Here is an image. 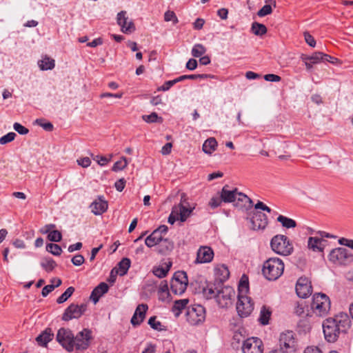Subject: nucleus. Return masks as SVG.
Masks as SVG:
<instances>
[{
	"label": "nucleus",
	"mask_w": 353,
	"mask_h": 353,
	"mask_svg": "<svg viewBox=\"0 0 353 353\" xmlns=\"http://www.w3.org/2000/svg\"><path fill=\"white\" fill-rule=\"evenodd\" d=\"M239 294L238 295H246L249 290V283L248 279L245 275H243L240 281L239 288Z\"/></svg>",
	"instance_id": "nucleus-36"
},
{
	"label": "nucleus",
	"mask_w": 353,
	"mask_h": 353,
	"mask_svg": "<svg viewBox=\"0 0 353 353\" xmlns=\"http://www.w3.org/2000/svg\"><path fill=\"white\" fill-rule=\"evenodd\" d=\"M159 242V241H156L155 237L152 236V234L149 235L145 240V245L149 248L158 245Z\"/></svg>",
	"instance_id": "nucleus-56"
},
{
	"label": "nucleus",
	"mask_w": 353,
	"mask_h": 353,
	"mask_svg": "<svg viewBox=\"0 0 353 353\" xmlns=\"http://www.w3.org/2000/svg\"><path fill=\"white\" fill-rule=\"evenodd\" d=\"M148 324L154 330L158 331L166 330L165 326L163 325L160 321H157V317L155 316H153L149 319Z\"/></svg>",
	"instance_id": "nucleus-39"
},
{
	"label": "nucleus",
	"mask_w": 353,
	"mask_h": 353,
	"mask_svg": "<svg viewBox=\"0 0 353 353\" xmlns=\"http://www.w3.org/2000/svg\"><path fill=\"white\" fill-rule=\"evenodd\" d=\"M92 157L94 161H96L97 162V163L101 166L105 165L109 161H111V158H112V155L110 156V158H107L105 157L99 156V155L94 156L93 154H92Z\"/></svg>",
	"instance_id": "nucleus-49"
},
{
	"label": "nucleus",
	"mask_w": 353,
	"mask_h": 353,
	"mask_svg": "<svg viewBox=\"0 0 353 353\" xmlns=\"http://www.w3.org/2000/svg\"><path fill=\"white\" fill-rule=\"evenodd\" d=\"M48 239L52 242H59L61 241L62 235L59 230H54L49 232Z\"/></svg>",
	"instance_id": "nucleus-48"
},
{
	"label": "nucleus",
	"mask_w": 353,
	"mask_h": 353,
	"mask_svg": "<svg viewBox=\"0 0 353 353\" xmlns=\"http://www.w3.org/2000/svg\"><path fill=\"white\" fill-rule=\"evenodd\" d=\"M277 221L281 223L282 226L286 228H294L296 226V223L294 220L283 215H279L277 217Z\"/></svg>",
	"instance_id": "nucleus-35"
},
{
	"label": "nucleus",
	"mask_w": 353,
	"mask_h": 353,
	"mask_svg": "<svg viewBox=\"0 0 353 353\" xmlns=\"http://www.w3.org/2000/svg\"><path fill=\"white\" fill-rule=\"evenodd\" d=\"M164 19L165 21H172L174 24H176L179 21L175 13L170 10H168L165 12Z\"/></svg>",
	"instance_id": "nucleus-50"
},
{
	"label": "nucleus",
	"mask_w": 353,
	"mask_h": 353,
	"mask_svg": "<svg viewBox=\"0 0 353 353\" xmlns=\"http://www.w3.org/2000/svg\"><path fill=\"white\" fill-rule=\"evenodd\" d=\"M108 202L99 196L98 199L94 201L90 205L91 212L95 215H101L108 210Z\"/></svg>",
	"instance_id": "nucleus-22"
},
{
	"label": "nucleus",
	"mask_w": 353,
	"mask_h": 353,
	"mask_svg": "<svg viewBox=\"0 0 353 353\" xmlns=\"http://www.w3.org/2000/svg\"><path fill=\"white\" fill-rule=\"evenodd\" d=\"M126 11H121L117 14V23L121 28V31L125 34H130L135 30L133 21L126 16Z\"/></svg>",
	"instance_id": "nucleus-15"
},
{
	"label": "nucleus",
	"mask_w": 353,
	"mask_h": 353,
	"mask_svg": "<svg viewBox=\"0 0 353 353\" xmlns=\"http://www.w3.org/2000/svg\"><path fill=\"white\" fill-rule=\"evenodd\" d=\"M71 261L74 265L79 266L84 263L85 259L83 256V255L77 254V255H75L74 257H72Z\"/></svg>",
	"instance_id": "nucleus-58"
},
{
	"label": "nucleus",
	"mask_w": 353,
	"mask_h": 353,
	"mask_svg": "<svg viewBox=\"0 0 353 353\" xmlns=\"http://www.w3.org/2000/svg\"><path fill=\"white\" fill-rule=\"evenodd\" d=\"M73 337L74 334L70 330L61 327L57 332L56 339L67 351L72 352Z\"/></svg>",
	"instance_id": "nucleus-13"
},
{
	"label": "nucleus",
	"mask_w": 353,
	"mask_h": 353,
	"mask_svg": "<svg viewBox=\"0 0 353 353\" xmlns=\"http://www.w3.org/2000/svg\"><path fill=\"white\" fill-rule=\"evenodd\" d=\"M93 340L92 332L88 328H83L73 337V350L83 351L87 350Z\"/></svg>",
	"instance_id": "nucleus-5"
},
{
	"label": "nucleus",
	"mask_w": 353,
	"mask_h": 353,
	"mask_svg": "<svg viewBox=\"0 0 353 353\" xmlns=\"http://www.w3.org/2000/svg\"><path fill=\"white\" fill-rule=\"evenodd\" d=\"M185 200V195L182 194L181 203L172 207L174 211H177V216L179 218V221H181V222H184L187 220V219L190 216L194 209V208H187L186 206H185L183 203V201Z\"/></svg>",
	"instance_id": "nucleus-18"
},
{
	"label": "nucleus",
	"mask_w": 353,
	"mask_h": 353,
	"mask_svg": "<svg viewBox=\"0 0 353 353\" xmlns=\"http://www.w3.org/2000/svg\"><path fill=\"white\" fill-rule=\"evenodd\" d=\"M34 123L42 127L45 130L50 132L53 130V125L50 122H46L43 119H37Z\"/></svg>",
	"instance_id": "nucleus-47"
},
{
	"label": "nucleus",
	"mask_w": 353,
	"mask_h": 353,
	"mask_svg": "<svg viewBox=\"0 0 353 353\" xmlns=\"http://www.w3.org/2000/svg\"><path fill=\"white\" fill-rule=\"evenodd\" d=\"M53 337L54 333L51 328H46L36 338V341L39 345L46 347Z\"/></svg>",
	"instance_id": "nucleus-24"
},
{
	"label": "nucleus",
	"mask_w": 353,
	"mask_h": 353,
	"mask_svg": "<svg viewBox=\"0 0 353 353\" xmlns=\"http://www.w3.org/2000/svg\"><path fill=\"white\" fill-rule=\"evenodd\" d=\"M187 321L192 325H198L205 319V310L201 305L189 307L186 312Z\"/></svg>",
	"instance_id": "nucleus-7"
},
{
	"label": "nucleus",
	"mask_w": 353,
	"mask_h": 353,
	"mask_svg": "<svg viewBox=\"0 0 353 353\" xmlns=\"http://www.w3.org/2000/svg\"><path fill=\"white\" fill-rule=\"evenodd\" d=\"M327 241L322 238L314 236L309 237L307 247L314 252H321L323 251Z\"/></svg>",
	"instance_id": "nucleus-21"
},
{
	"label": "nucleus",
	"mask_w": 353,
	"mask_h": 353,
	"mask_svg": "<svg viewBox=\"0 0 353 353\" xmlns=\"http://www.w3.org/2000/svg\"><path fill=\"white\" fill-rule=\"evenodd\" d=\"M176 220H179V216H177V211H174L173 208L172 209V212L168 217V223L170 224H174Z\"/></svg>",
	"instance_id": "nucleus-62"
},
{
	"label": "nucleus",
	"mask_w": 353,
	"mask_h": 353,
	"mask_svg": "<svg viewBox=\"0 0 353 353\" xmlns=\"http://www.w3.org/2000/svg\"><path fill=\"white\" fill-rule=\"evenodd\" d=\"M304 38L305 42L311 47H315L316 46V41L314 38L308 32H304Z\"/></svg>",
	"instance_id": "nucleus-59"
},
{
	"label": "nucleus",
	"mask_w": 353,
	"mask_h": 353,
	"mask_svg": "<svg viewBox=\"0 0 353 353\" xmlns=\"http://www.w3.org/2000/svg\"><path fill=\"white\" fill-rule=\"evenodd\" d=\"M131 261L128 258H123L117 265V268L113 269L111 272L112 274L114 270L116 273L120 276H124L127 274L128 269L130 267Z\"/></svg>",
	"instance_id": "nucleus-27"
},
{
	"label": "nucleus",
	"mask_w": 353,
	"mask_h": 353,
	"mask_svg": "<svg viewBox=\"0 0 353 353\" xmlns=\"http://www.w3.org/2000/svg\"><path fill=\"white\" fill-rule=\"evenodd\" d=\"M237 196V189L228 190V185H225L221 192V197L225 203L234 202Z\"/></svg>",
	"instance_id": "nucleus-25"
},
{
	"label": "nucleus",
	"mask_w": 353,
	"mask_h": 353,
	"mask_svg": "<svg viewBox=\"0 0 353 353\" xmlns=\"http://www.w3.org/2000/svg\"><path fill=\"white\" fill-rule=\"evenodd\" d=\"M296 292L297 295L303 299L312 294V285L307 278L301 277L299 279L296 285Z\"/></svg>",
	"instance_id": "nucleus-16"
},
{
	"label": "nucleus",
	"mask_w": 353,
	"mask_h": 353,
	"mask_svg": "<svg viewBox=\"0 0 353 353\" xmlns=\"http://www.w3.org/2000/svg\"><path fill=\"white\" fill-rule=\"evenodd\" d=\"M222 201H223V200L221 199V196L220 197H212L209 203V205L212 208H216L221 205Z\"/></svg>",
	"instance_id": "nucleus-60"
},
{
	"label": "nucleus",
	"mask_w": 353,
	"mask_h": 353,
	"mask_svg": "<svg viewBox=\"0 0 353 353\" xmlns=\"http://www.w3.org/2000/svg\"><path fill=\"white\" fill-rule=\"evenodd\" d=\"M252 31L257 36H262L267 32V28L265 25L258 22H254L252 24Z\"/></svg>",
	"instance_id": "nucleus-37"
},
{
	"label": "nucleus",
	"mask_w": 353,
	"mask_h": 353,
	"mask_svg": "<svg viewBox=\"0 0 353 353\" xmlns=\"http://www.w3.org/2000/svg\"><path fill=\"white\" fill-rule=\"evenodd\" d=\"M235 295V291L232 288L225 286L219 290L216 301L220 307H228L232 304Z\"/></svg>",
	"instance_id": "nucleus-9"
},
{
	"label": "nucleus",
	"mask_w": 353,
	"mask_h": 353,
	"mask_svg": "<svg viewBox=\"0 0 353 353\" xmlns=\"http://www.w3.org/2000/svg\"><path fill=\"white\" fill-rule=\"evenodd\" d=\"M128 164V161L126 157H122L120 160L114 163L112 166V170L114 172H119L125 169Z\"/></svg>",
	"instance_id": "nucleus-38"
},
{
	"label": "nucleus",
	"mask_w": 353,
	"mask_h": 353,
	"mask_svg": "<svg viewBox=\"0 0 353 353\" xmlns=\"http://www.w3.org/2000/svg\"><path fill=\"white\" fill-rule=\"evenodd\" d=\"M295 339L292 331L281 334L279 337V351L281 353H294L296 350Z\"/></svg>",
	"instance_id": "nucleus-8"
},
{
	"label": "nucleus",
	"mask_w": 353,
	"mask_h": 353,
	"mask_svg": "<svg viewBox=\"0 0 353 353\" xmlns=\"http://www.w3.org/2000/svg\"><path fill=\"white\" fill-rule=\"evenodd\" d=\"M142 118L147 123H161L163 121V119L161 117H159L156 112H152L149 115H143Z\"/></svg>",
	"instance_id": "nucleus-46"
},
{
	"label": "nucleus",
	"mask_w": 353,
	"mask_h": 353,
	"mask_svg": "<svg viewBox=\"0 0 353 353\" xmlns=\"http://www.w3.org/2000/svg\"><path fill=\"white\" fill-rule=\"evenodd\" d=\"M171 263H170V265H168L165 268H154L153 270V273L155 276H157L159 278H163L167 275Z\"/></svg>",
	"instance_id": "nucleus-44"
},
{
	"label": "nucleus",
	"mask_w": 353,
	"mask_h": 353,
	"mask_svg": "<svg viewBox=\"0 0 353 353\" xmlns=\"http://www.w3.org/2000/svg\"><path fill=\"white\" fill-rule=\"evenodd\" d=\"M243 353H263V343L257 337L247 339L242 346Z\"/></svg>",
	"instance_id": "nucleus-14"
},
{
	"label": "nucleus",
	"mask_w": 353,
	"mask_h": 353,
	"mask_svg": "<svg viewBox=\"0 0 353 353\" xmlns=\"http://www.w3.org/2000/svg\"><path fill=\"white\" fill-rule=\"evenodd\" d=\"M217 147V142L213 137L208 139L203 144V151L208 154H212L216 150Z\"/></svg>",
	"instance_id": "nucleus-30"
},
{
	"label": "nucleus",
	"mask_w": 353,
	"mask_h": 353,
	"mask_svg": "<svg viewBox=\"0 0 353 353\" xmlns=\"http://www.w3.org/2000/svg\"><path fill=\"white\" fill-rule=\"evenodd\" d=\"M351 321L347 314L341 313L334 318H328L323 323V330L325 340L335 342L341 333H345L350 327Z\"/></svg>",
	"instance_id": "nucleus-1"
},
{
	"label": "nucleus",
	"mask_w": 353,
	"mask_h": 353,
	"mask_svg": "<svg viewBox=\"0 0 353 353\" xmlns=\"http://www.w3.org/2000/svg\"><path fill=\"white\" fill-rule=\"evenodd\" d=\"M159 298L164 300L169 294L168 285L166 281L161 282L159 288Z\"/></svg>",
	"instance_id": "nucleus-41"
},
{
	"label": "nucleus",
	"mask_w": 353,
	"mask_h": 353,
	"mask_svg": "<svg viewBox=\"0 0 353 353\" xmlns=\"http://www.w3.org/2000/svg\"><path fill=\"white\" fill-rule=\"evenodd\" d=\"M15 137L16 134L14 132H9L0 138V144L5 145L10 143L14 139Z\"/></svg>",
	"instance_id": "nucleus-51"
},
{
	"label": "nucleus",
	"mask_w": 353,
	"mask_h": 353,
	"mask_svg": "<svg viewBox=\"0 0 353 353\" xmlns=\"http://www.w3.org/2000/svg\"><path fill=\"white\" fill-rule=\"evenodd\" d=\"M218 292L219 290L213 283H209L206 287L203 288V294L207 299H211L212 298L216 299Z\"/></svg>",
	"instance_id": "nucleus-28"
},
{
	"label": "nucleus",
	"mask_w": 353,
	"mask_h": 353,
	"mask_svg": "<svg viewBox=\"0 0 353 353\" xmlns=\"http://www.w3.org/2000/svg\"><path fill=\"white\" fill-rule=\"evenodd\" d=\"M270 246L275 253L282 256L291 254L294 250L292 243L289 239L283 234L274 236L270 241Z\"/></svg>",
	"instance_id": "nucleus-3"
},
{
	"label": "nucleus",
	"mask_w": 353,
	"mask_h": 353,
	"mask_svg": "<svg viewBox=\"0 0 353 353\" xmlns=\"http://www.w3.org/2000/svg\"><path fill=\"white\" fill-rule=\"evenodd\" d=\"M79 165L82 168H88L91 164V160L89 157H82L79 158L77 161Z\"/></svg>",
	"instance_id": "nucleus-57"
},
{
	"label": "nucleus",
	"mask_w": 353,
	"mask_h": 353,
	"mask_svg": "<svg viewBox=\"0 0 353 353\" xmlns=\"http://www.w3.org/2000/svg\"><path fill=\"white\" fill-rule=\"evenodd\" d=\"M325 54L321 52H316L310 57L305 58V60L310 61L312 63H317L320 61H323Z\"/></svg>",
	"instance_id": "nucleus-40"
},
{
	"label": "nucleus",
	"mask_w": 353,
	"mask_h": 353,
	"mask_svg": "<svg viewBox=\"0 0 353 353\" xmlns=\"http://www.w3.org/2000/svg\"><path fill=\"white\" fill-rule=\"evenodd\" d=\"M214 252L211 248L202 246L197 251L196 262L199 263H209L213 259Z\"/></svg>",
	"instance_id": "nucleus-19"
},
{
	"label": "nucleus",
	"mask_w": 353,
	"mask_h": 353,
	"mask_svg": "<svg viewBox=\"0 0 353 353\" xmlns=\"http://www.w3.org/2000/svg\"><path fill=\"white\" fill-rule=\"evenodd\" d=\"M109 287L107 283L102 282L97 285L92 292L90 294V299L97 303L100 297L108 291Z\"/></svg>",
	"instance_id": "nucleus-23"
},
{
	"label": "nucleus",
	"mask_w": 353,
	"mask_h": 353,
	"mask_svg": "<svg viewBox=\"0 0 353 353\" xmlns=\"http://www.w3.org/2000/svg\"><path fill=\"white\" fill-rule=\"evenodd\" d=\"M54 281H56V284H50L46 285L41 292V294L43 296H47L51 292H52L55 288H57L61 285V280L60 279L54 278L51 280V283H53Z\"/></svg>",
	"instance_id": "nucleus-33"
},
{
	"label": "nucleus",
	"mask_w": 353,
	"mask_h": 353,
	"mask_svg": "<svg viewBox=\"0 0 353 353\" xmlns=\"http://www.w3.org/2000/svg\"><path fill=\"white\" fill-rule=\"evenodd\" d=\"M46 250L54 256H59L62 252L61 246L52 243L47 244Z\"/></svg>",
	"instance_id": "nucleus-43"
},
{
	"label": "nucleus",
	"mask_w": 353,
	"mask_h": 353,
	"mask_svg": "<svg viewBox=\"0 0 353 353\" xmlns=\"http://www.w3.org/2000/svg\"><path fill=\"white\" fill-rule=\"evenodd\" d=\"M174 248V243L168 239H162L158 245L157 252L161 254H168Z\"/></svg>",
	"instance_id": "nucleus-26"
},
{
	"label": "nucleus",
	"mask_w": 353,
	"mask_h": 353,
	"mask_svg": "<svg viewBox=\"0 0 353 353\" xmlns=\"http://www.w3.org/2000/svg\"><path fill=\"white\" fill-rule=\"evenodd\" d=\"M303 353H323L322 351L317 347L309 346L306 347Z\"/></svg>",
	"instance_id": "nucleus-64"
},
{
	"label": "nucleus",
	"mask_w": 353,
	"mask_h": 353,
	"mask_svg": "<svg viewBox=\"0 0 353 353\" xmlns=\"http://www.w3.org/2000/svg\"><path fill=\"white\" fill-rule=\"evenodd\" d=\"M250 221L252 223L251 228L254 230L265 229L268 223L267 216L260 212H254Z\"/></svg>",
	"instance_id": "nucleus-17"
},
{
	"label": "nucleus",
	"mask_w": 353,
	"mask_h": 353,
	"mask_svg": "<svg viewBox=\"0 0 353 353\" xmlns=\"http://www.w3.org/2000/svg\"><path fill=\"white\" fill-rule=\"evenodd\" d=\"M330 261L339 264H346L353 261V255L345 248L333 249L329 254Z\"/></svg>",
	"instance_id": "nucleus-10"
},
{
	"label": "nucleus",
	"mask_w": 353,
	"mask_h": 353,
	"mask_svg": "<svg viewBox=\"0 0 353 353\" xmlns=\"http://www.w3.org/2000/svg\"><path fill=\"white\" fill-rule=\"evenodd\" d=\"M74 292V288H68L57 299V303L61 304L66 301L72 296Z\"/></svg>",
	"instance_id": "nucleus-42"
},
{
	"label": "nucleus",
	"mask_w": 353,
	"mask_h": 353,
	"mask_svg": "<svg viewBox=\"0 0 353 353\" xmlns=\"http://www.w3.org/2000/svg\"><path fill=\"white\" fill-rule=\"evenodd\" d=\"M283 270V261L277 257H273L264 262L262 272L268 280L275 281L282 275Z\"/></svg>",
	"instance_id": "nucleus-2"
},
{
	"label": "nucleus",
	"mask_w": 353,
	"mask_h": 353,
	"mask_svg": "<svg viewBox=\"0 0 353 353\" xmlns=\"http://www.w3.org/2000/svg\"><path fill=\"white\" fill-rule=\"evenodd\" d=\"M178 83L177 79H174L172 81H166L163 85L159 87L158 91H166L168 90L172 86H173L175 83Z\"/></svg>",
	"instance_id": "nucleus-54"
},
{
	"label": "nucleus",
	"mask_w": 353,
	"mask_h": 353,
	"mask_svg": "<svg viewBox=\"0 0 353 353\" xmlns=\"http://www.w3.org/2000/svg\"><path fill=\"white\" fill-rule=\"evenodd\" d=\"M237 196H238V201H241V202L243 203L244 205H245L246 203H248L249 206L252 205V199L250 198H249L245 194L237 192Z\"/></svg>",
	"instance_id": "nucleus-53"
},
{
	"label": "nucleus",
	"mask_w": 353,
	"mask_h": 353,
	"mask_svg": "<svg viewBox=\"0 0 353 353\" xmlns=\"http://www.w3.org/2000/svg\"><path fill=\"white\" fill-rule=\"evenodd\" d=\"M148 309L147 304H139L131 319V323L134 325H139L145 319V313Z\"/></svg>",
	"instance_id": "nucleus-20"
},
{
	"label": "nucleus",
	"mask_w": 353,
	"mask_h": 353,
	"mask_svg": "<svg viewBox=\"0 0 353 353\" xmlns=\"http://www.w3.org/2000/svg\"><path fill=\"white\" fill-rule=\"evenodd\" d=\"M206 51L205 48L202 44H196L192 49V54L194 57H200Z\"/></svg>",
	"instance_id": "nucleus-45"
},
{
	"label": "nucleus",
	"mask_w": 353,
	"mask_h": 353,
	"mask_svg": "<svg viewBox=\"0 0 353 353\" xmlns=\"http://www.w3.org/2000/svg\"><path fill=\"white\" fill-rule=\"evenodd\" d=\"M39 66L42 70H52L54 68V60L49 57L45 56L39 61Z\"/></svg>",
	"instance_id": "nucleus-32"
},
{
	"label": "nucleus",
	"mask_w": 353,
	"mask_h": 353,
	"mask_svg": "<svg viewBox=\"0 0 353 353\" xmlns=\"http://www.w3.org/2000/svg\"><path fill=\"white\" fill-rule=\"evenodd\" d=\"M125 185V180L123 178H121L117 181L114 183V187L117 191L121 192Z\"/></svg>",
	"instance_id": "nucleus-61"
},
{
	"label": "nucleus",
	"mask_w": 353,
	"mask_h": 353,
	"mask_svg": "<svg viewBox=\"0 0 353 353\" xmlns=\"http://www.w3.org/2000/svg\"><path fill=\"white\" fill-rule=\"evenodd\" d=\"M189 303V300L188 299L176 300L174 303V305L172 307L173 312L175 313L176 316H179L181 313L182 310L186 307L187 305Z\"/></svg>",
	"instance_id": "nucleus-31"
},
{
	"label": "nucleus",
	"mask_w": 353,
	"mask_h": 353,
	"mask_svg": "<svg viewBox=\"0 0 353 353\" xmlns=\"http://www.w3.org/2000/svg\"><path fill=\"white\" fill-rule=\"evenodd\" d=\"M41 266L47 272H52L57 266V263L51 258H43L41 261Z\"/></svg>",
	"instance_id": "nucleus-34"
},
{
	"label": "nucleus",
	"mask_w": 353,
	"mask_h": 353,
	"mask_svg": "<svg viewBox=\"0 0 353 353\" xmlns=\"http://www.w3.org/2000/svg\"><path fill=\"white\" fill-rule=\"evenodd\" d=\"M272 314V311L270 307H268L265 305H263L260 312V316L259 318V321L261 324L265 325L269 323V320L270 319Z\"/></svg>",
	"instance_id": "nucleus-29"
},
{
	"label": "nucleus",
	"mask_w": 353,
	"mask_h": 353,
	"mask_svg": "<svg viewBox=\"0 0 353 353\" xmlns=\"http://www.w3.org/2000/svg\"><path fill=\"white\" fill-rule=\"evenodd\" d=\"M254 309V303L250 297L246 295H238L236 311L241 317L249 316Z\"/></svg>",
	"instance_id": "nucleus-12"
},
{
	"label": "nucleus",
	"mask_w": 353,
	"mask_h": 353,
	"mask_svg": "<svg viewBox=\"0 0 353 353\" xmlns=\"http://www.w3.org/2000/svg\"><path fill=\"white\" fill-rule=\"evenodd\" d=\"M272 12V9L270 5H265L263 6L257 12L259 17H264L268 14H270Z\"/></svg>",
	"instance_id": "nucleus-52"
},
{
	"label": "nucleus",
	"mask_w": 353,
	"mask_h": 353,
	"mask_svg": "<svg viewBox=\"0 0 353 353\" xmlns=\"http://www.w3.org/2000/svg\"><path fill=\"white\" fill-rule=\"evenodd\" d=\"M87 305L70 304L64 311L61 319L64 321H69L74 319H79L86 311Z\"/></svg>",
	"instance_id": "nucleus-11"
},
{
	"label": "nucleus",
	"mask_w": 353,
	"mask_h": 353,
	"mask_svg": "<svg viewBox=\"0 0 353 353\" xmlns=\"http://www.w3.org/2000/svg\"><path fill=\"white\" fill-rule=\"evenodd\" d=\"M264 79L266 81H272V82H277L281 80V77L279 76H278L276 74H265L264 76Z\"/></svg>",
	"instance_id": "nucleus-63"
},
{
	"label": "nucleus",
	"mask_w": 353,
	"mask_h": 353,
	"mask_svg": "<svg viewBox=\"0 0 353 353\" xmlns=\"http://www.w3.org/2000/svg\"><path fill=\"white\" fill-rule=\"evenodd\" d=\"M13 128L15 131H17L20 134H27L29 132L28 129L23 126L19 123H14L13 125Z\"/></svg>",
	"instance_id": "nucleus-55"
},
{
	"label": "nucleus",
	"mask_w": 353,
	"mask_h": 353,
	"mask_svg": "<svg viewBox=\"0 0 353 353\" xmlns=\"http://www.w3.org/2000/svg\"><path fill=\"white\" fill-rule=\"evenodd\" d=\"M330 300L325 294L318 293L313 296L311 308L318 316H325L330 309Z\"/></svg>",
	"instance_id": "nucleus-4"
},
{
	"label": "nucleus",
	"mask_w": 353,
	"mask_h": 353,
	"mask_svg": "<svg viewBox=\"0 0 353 353\" xmlns=\"http://www.w3.org/2000/svg\"><path fill=\"white\" fill-rule=\"evenodd\" d=\"M188 283V279L186 272L183 271L176 272L170 281V290L174 294L181 295L185 291Z\"/></svg>",
	"instance_id": "nucleus-6"
}]
</instances>
